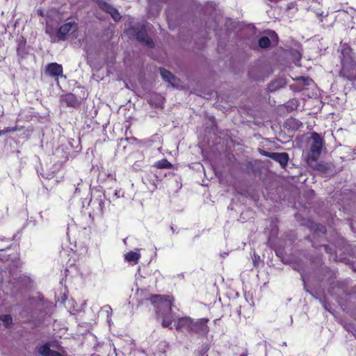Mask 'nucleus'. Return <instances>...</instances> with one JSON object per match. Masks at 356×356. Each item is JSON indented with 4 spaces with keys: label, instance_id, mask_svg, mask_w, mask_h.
Returning a JSON list of instances; mask_svg holds the SVG:
<instances>
[{
    "label": "nucleus",
    "instance_id": "obj_1",
    "mask_svg": "<svg viewBox=\"0 0 356 356\" xmlns=\"http://www.w3.org/2000/svg\"><path fill=\"white\" fill-rule=\"evenodd\" d=\"M149 300L155 308L156 318L162 319V327L172 329L170 325L172 323L174 297L169 295H152Z\"/></svg>",
    "mask_w": 356,
    "mask_h": 356
},
{
    "label": "nucleus",
    "instance_id": "obj_2",
    "mask_svg": "<svg viewBox=\"0 0 356 356\" xmlns=\"http://www.w3.org/2000/svg\"><path fill=\"white\" fill-rule=\"evenodd\" d=\"M312 138L313 139V143L311 145L310 153L307 159H312V160L314 161L315 159H318L321 154L323 140L321 136L316 132L312 133Z\"/></svg>",
    "mask_w": 356,
    "mask_h": 356
},
{
    "label": "nucleus",
    "instance_id": "obj_3",
    "mask_svg": "<svg viewBox=\"0 0 356 356\" xmlns=\"http://www.w3.org/2000/svg\"><path fill=\"white\" fill-rule=\"evenodd\" d=\"M209 318H202L193 320L191 334L207 336L209 332V327L207 325Z\"/></svg>",
    "mask_w": 356,
    "mask_h": 356
},
{
    "label": "nucleus",
    "instance_id": "obj_4",
    "mask_svg": "<svg viewBox=\"0 0 356 356\" xmlns=\"http://www.w3.org/2000/svg\"><path fill=\"white\" fill-rule=\"evenodd\" d=\"M78 30V24L75 22H69L60 26L56 32L58 40H65L70 33L76 32Z\"/></svg>",
    "mask_w": 356,
    "mask_h": 356
},
{
    "label": "nucleus",
    "instance_id": "obj_5",
    "mask_svg": "<svg viewBox=\"0 0 356 356\" xmlns=\"http://www.w3.org/2000/svg\"><path fill=\"white\" fill-rule=\"evenodd\" d=\"M44 73L58 82L59 78L63 76V67L57 63H50L46 65Z\"/></svg>",
    "mask_w": 356,
    "mask_h": 356
},
{
    "label": "nucleus",
    "instance_id": "obj_6",
    "mask_svg": "<svg viewBox=\"0 0 356 356\" xmlns=\"http://www.w3.org/2000/svg\"><path fill=\"white\" fill-rule=\"evenodd\" d=\"M341 65V68L339 72V76L352 81L353 78H354L353 74L356 67V61L354 60L353 62H342Z\"/></svg>",
    "mask_w": 356,
    "mask_h": 356
},
{
    "label": "nucleus",
    "instance_id": "obj_7",
    "mask_svg": "<svg viewBox=\"0 0 356 356\" xmlns=\"http://www.w3.org/2000/svg\"><path fill=\"white\" fill-rule=\"evenodd\" d=\"M134 30L136 38L139 42L148 47H154V43L148 36L145 25H142L139 29H134Z\"/></svg>",
    "mask_w": 356,
    "mask_h": 356
},
{
    "label": "nucleus",
    "instance_id": "obj_8",
    "mask_svg": "<svg viewBox=\"0 0 356 356\" xmlns=\"http://www.w3.org/2000/svg\"><path fill=\"white\" fill-rule=\"evenodd\" d=\"M61 104H65L67 107L79 108L81 104V100L73 93H67L61 96Z\"/></svg>",
    "mask_w": 356,
    "mask_h": 356
},
{
    "label": "nucleus",
    "instance_id": "obj_9",
    "mask_svg": "<svg viewBox=\"0 0 356 356\" xmlns=\"http://www.w3.org/2000/svg\"><path fill=\"white\" fill-rule=\"evenodd\" d=\"M193 320V318L190 316L179 318L175 325V329L179 332L185 330L188 333L191 334Z\"/></svg>",
    "mask_w": 356,
    "mask_h": 356
},
{
    "label": "nucleus",
    "instance_id": "obj_10",
    "mask_svg": "<svg viewBox=\"0 0 356 356\" xmlns=\"http://www.w3.org/2000/svg\"><path fill=\"white\" fill-rule=\"evenodd\" d=\"M38 351L42 356H66L65 351L61 353L58 351L51 349L49 343H46L38 347Z\"/></svg>",
    "mask_w": 356,
    "mask_h": 356
},
{
    "label": "nucleus",
    "instance_id": "obj_11",
    "mask_svg": "<svg viewBox=\"0 0 356 356\" xmlns=\"http://www.w3.org/2000/svg\"><path fill=\"white\" fill-rule=\"evenodd\" d=\"M160 73L164 81L170 83L174 87L178 86L179 79H177L171 72L165 70V68H160Z\"/></svg>",
    "mask_w": 356,
    "mask_h": 356
},
{
    "label": "nucleus",
    "instance_id": "obj_12",
    "mask_svg": "<svg viewBox=\"0 0 356 356\" xmlns=\"http://www.w3.org/2000/svg\"><path fill=\"white\" fill-rule=\"evenodd\" d=\"M272 159L279 163L282 168H286L289 163V156L286 152H274Z\"/></svg>",
    "mask_w": 356,
    "mask_h": 356
},
{
    "label": "nucleus",
    "instance_id": "obj_13",
    "mask_svg": "<svg viewBox=\"0 0 356 356\" xmlns=\"http://www.w3.org/2000/svg\"><path fill=\"white\" fill-rule=\"evenodd\" d=\"M341 63L342 62H353L355 60L353 49L349 47H343L341 49Z\"/></svg>",
    "mask_w": 356,
    "mask_h": 356
},
{
    "label": "nucleus",
    "instance_id": "obj_14",
    "mask_svg": "<svg viewBox=\"0 0 356 356\" xmlns=\"http://www.w3.org/2000/svg\"><path fill=\"white\" fill-rule=\"evenodd\" d=\"M307 163L311 168L321 172H325L328 170L326 164L318 162V159L313 161L312 159H307Z\"/></svg>",
    "mask_w": 356,
    "mask_h": 356
},
{
    "label": "nucleus",
    "instance_id": "obj_15",
    "mask_svg": "<svg viewBox=\"0 0 356 356\" xmlns=\"http://www.w3.org/2000/svg\"><path fill=\"white\" fill-rule=\"evenodd\" d=\"M140 258V254L134 251H129L124 254V259L132 264H138Z\"/></svg>",
    "mask_w": 356,
    "mask_h": 356
},
{
    "label": "nucleus",
    "instance_id": "obj_16",
    "mask_svg": "<svg viewBox=\"0 0 356 356\" xmlns=\"http://www.w3.org/2000/svg\"><path fill=\"white\" fill-rule=\"evenodd\" d=\"M285 124L286 126L289 127V129L292 130H298L301 127H302V123L300 120L293 118L288 119Z\"/></svg>",
    "mask_w": 356,
    "mask_h": 356
},
{
    "label": "nucleus",
    "instance_id": "obj_17",
    "mask_svg": "<svg viewBox=\"0 0 356 356\" xmlns=\"http://www.w3.org/2000/svg\"><path fill=\"white\" fill-rule=\"evenodd\" d=\"M153 167L157 169H172L173 168V165L166 159H163L155 162Z\"/></svg>",
    "mask_w": 356,
    "mask_h": 356
},
{
    "label": "nucleus",
    "instance_id": "obj_18",
    "mask_svg": "<svg viewBox=\"0 0 356 356\" xmlns=\"http://www.w3.org/2000/svg\"><path fill=\"white\" fill-rule=\"evenodd\" d=\"M98 7L106 13H109L113 6L104 0H92Z\"/></svg>",
    "mask_w": 356,
    "mask_h": 356
},
{
    "label": "nucleus",
    "instance_id": "obj_19",
    "mask_svg": "<svg viewBox=\"0 0 356 356\" xmlns=\"http://www.w3.org/2000/svg\"><path fill=\"white\" fill-rule=\"evenodd\" d=\"M271 45V41L267 36H262L258 40V46L261 49H266Z\"/></svg>",
    "mask_w": 356,
    "mask_h": 356
},
{
    "label": "nucleus",
    "instance_id": "obj_20",
    "mask_svg": "<svg viewBox=\"0 0 356 356\" xmlns=\"http://www.w3.org/2000/svg\"><path fill=\"white\" fill-rule=\"evenodd\" d=\"M310 229L313 230L315 234L321 233L325 234L327 232L325 226L319 223H312Z\"/></svg>",
    "mask_w": 356,
    "mask_h": 356
},
{
    "label": "nucleus",
    "instance_id": "obj_21",
    "mask_svg": "<svg viewBox=\"0 0 356 356\" xmlns=\"http://www.w3.org/2000/svg\"><path fill=\"white\" fill-rule=\"evenodd\" d=\"M98 204V209L101 213H104V195H99L93 202V204Z\"/></svg>",
    "mask_w": 356,
    "mask_h": 356
},
{
    "label": "nucleus",
    "instance_id": "obj_22",
    "mask_svg": "<svg viewBox=\"0 0 356 356\" xmlns=\"http://www.w3.org/2000/svg\"><path fill=\"white\" fill-rule=\"evenodd\" d=\"M0 320H1L3 322L6 327H10V325L13 323V318L10 314H5L1 316Z\"/></svg>",
    "mask_w": 356,
    "mask_h": 356
},
{
    "label": "nucleus",
    "instance_id": "obj_23",
    "mask_svg": "<svg viewBox=\"0 0 356 356\" xmlns=\"http://www.w3.org/2000/svg\"><path fill=\"white\" fill-rule=\"evenodd\" d=\"M108 14L111 15V16L112 17L115 22H119L122 18V16L120 15L118 9L114 7L112 8V10L110 11Z\"/></svg>",
    "mask_w": 356,
    "mask_h": 356
},
{
    "label": "nucleus",
    "instance_id": "obj_24",
    "mask_svg": "<svg viewBox=\"0 0 356 356\" xmlns=\"http://www.w3.org/2000/svg\"><path fill=\"white\" fill-rule=\"evenodd\" d=\"M24 128L23 126L15 125V127H7L4 128V132L10 133V132H15L17 131H21Z\"/></svg>",
    "mask_w": 356,
    "mask_h": 356
},
{
    "label": "nucleus",
    "instance_id": "obj_25",
    "mask_svg": "<svg viewBox=\"0 0 356 356\" xmlns=\"http://www.w3.org/2000/svg\"><path fill=\"white\" fill-rule=\"evenodd\" d=\"M145 180L147 181L146 184L149 185L151 190L154 191L157 188L156 182L154 180H150L147 177L145 178Z\"/></svg>",
    "mask_w": 356,
    "mask_h": 356
},
{
    "label": "nucleus",
    "instance_id": "obj_26",
    "mask_svg": "<svg viewBox=\"0 0 356 356\" xmlns=\"http://www.w3.org/2000/svg\"><path fill=\"white\" fill-rule=\"evenodd\" d=\"M259 152L261 155L272 159V155L274 152H269L262 149H259Z\"/></svg>",
    "mask_w": 356,
    "mask_h": 356
},
{
    "label": "nucleus",
    "instance_id": "obj_27",
    "mask_svg": "<svg viewBox=\"0 0 356 356\" xmlns=\"http://www.w3.org/2000/svg\"><path fill=\"white\" fill-rule=\"evenodd\" d=\"M312 263L316 262L317 264L321 266L323 264V256H322V254L318 255L315 258V260H312Z\"/></svg>",
    "mask_w": 356,
    "mask_h": 356
},
{
    "label": "nucleus",
    "instance_id": "obj_28",
    "mask_svg": "<svg viewBox=\"0 0 356 356\" xmlns=\"http://www.w3.org/2000/svg\"><path fill=\"white\" fill-rule=\"evenodd\" d=\"M323 247L325 248V250L327 253H330L331 254L332 252H331V249L330 248L329 245H323Z\"/></svg>",
    "mask_w": 356,
    "mask_h": 356
},
{
    "label": "nucleus",
    "instance_id": "obj_29",
    "mask_svg": "<svg viewBox=\"0 0 356 356\" xmlns=\"http://www.w3.org/2000/svg\"><path fill=\"white\" fill-rule=\"evenodd\" d=\"M207 352V349L201 350L199 351V354L200 356H204V355Z\"/></svg>",
    "mask_w": 356,
    "mask_h": 356
},
{
    "label": "nucleus",
    "instance_id": "obj_30",
    "mask_svg": "<svg viewBox=\"0 0 356 356\" xmlns=\"http://www.w3.org/2000/svg\"><path fill=\"white\" fill-rule=\"evenodd\" d=\"M257 259H259V256H256V255L254 254V260H253V261H254V266H256Z\"/></svg>",
    "mask_w": 356,
    "mask_h": 356
},
{
    "label": "nucleus",
    "instance_id": "obj_31",
    "mask_svg": "<svg viewBox=\"0 0 356 356\" xmlns=\"http://www.w3.org/2000/svg\"><path fill=\"white\" fill-rule=\"evenodd\" d=\"M248 352L247 350L244 353H243L241 355H240V356H248Z\"/></svg>",
    "mask_w": 356,
    "mask_h": 356
},
{
    "label": "nucleus",
    "instance_id": "obj_32",
    "mask_svg": "<svg viewBox=\"0 0 356 356\" xmlns=\"http://www.w3.org/2000/svg\"><path fill=\"white\" fill-rule=\"evenodd\" d=\"M353 76H354V78H353L352 81H356V68L355 69V72H354Z\"/></svg>",
    "mask_w": 356,
    "mask_h": 356
},
{
    "label": "nucleus",
    "instance_id": "obj_33",
    "mask_svg": "<svg viewBox=\"0 0 356 356\" xmlns=\"http://www.w3.org/2000/svg\"><path fill=\"white\" fill-rule=\"evenodd\" d=\"M6 134V132H4V129H2V130H0V136L3 135V134Z\"/></svg>",
    "mask_w": 356,
    "mask_h": 356
},
{
    "label": "nucleus",
    "instance_id": "obj_34",
    "mask_svg": "<svg viewBox=\"0 0 356 356\" xmlns=\"http://www.w3.org/2000/svg\"><path fill=\"white\" fill-rule=\"evenodd\" d=\"M323 269H324L325 271H330V269L329 268H327V267H325Z\"/></svg>",
    "mask_w": 356,
    "mask_h": 356
},
{
    "label": "nucleus",
    "instance_id": "obj_35",
    "mask_svg": "<svg viewBox=\"0 0 356 356\" xmlns=\"http://www.w3.org/2000/svg\"><path fill=\"white\" fill-rule=\"evenodd\" d=\"M109 176L111 177V179H115V177H114V176H113V175H109Z\"/></svg>",
    "mask_w": 356,
    "mask_h": 356
},
{
    "label": "nucleus",
    "instance_id": "obj_36",
    "mask_svg": "<svg viewBox=\"0 0 356 356\" xmlns=\"http://www.w3.org/2000/svg\"><path fill=\"white\" fill-rule=\"evenodd\" d=\"M153 176L155 177V178H157L156 175L155 174L153 175Z\"/></svg>",
    "mask_w": 356,
    "mask_h": 356
}]
</instances>
